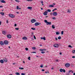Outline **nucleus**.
<instances>
[{
	"mask_svg": "<svg viewBox=\"0 0 75 75\" xmlns=\"http://www.w3.org/2000/svg\"><path fill=\"white\" fill-rule=\"evenodd\" d=\"M16 75H20V74L18 72L16 73Z\"/></svg>",
	"mask_w": 75,
	"mask_h": 75,
	"instance_id": "22",
	"label": "nucleus"
},
{
	"mask_svg": "<svg viewBox=\"0 0 75 75\" xmlns=\"http://www.w3.org/2000/svg\"><path fill=\"white\" fill-rule=\"evenodd\" d=\"M49 7H54V6L53 5H49Z\"/></svg>",
	"mask_w": 75,
	"mask_h": 75,
	"instance_id": "23",
	"label": "nucleus"
},
{
	"mask_svg": "<svg viewBox=\"0 0 75 75\" xmlns=\"http://www.w3.org/2000/svg\"><path fill=\"white\" fill-rule=\"evenodd\" d=\"M69 47H70V48H73V47L71 46V45H69Z\"/></svg>",
	"mask_w": 75,
	"mask_h": 75,
	"instance_id": "26",
	"label": "nucleus"
},
{
	"mask_svg": "<svg viewBox=\"0 0 75 75\" xmlns=\"http://www.w3.org/2000/svg\"><path fill=\"white\" fill-rule=\"evenodd\" d=\"M58 40H61V36H59L58 37Z\"/></svg>",
	"mask_w": 75,
	"mask_h": 75,
	"instance_id": "27",
	"label": "nucleus"
},
{
	"mask_svg": "<svg viewBox=\"0 0 75 75\" xmlns=\"http://www.w3.org/2000/svg\"><path fill=\"white\" fill-rule=\"evenodd\" d=\"M3 60L4 62H7V61H8L7 60V59H4Z\"/></svg>",
	"mask_w": 75,
	"mask_h": 75,
	"instance_id": "16",
	"label": "nucleus"
},
{
	"mask_svg": "<svg viewBox=\"0 0 75 75\" xmlns=\"http://www.w3.org/2000/svg\"><path fill=\"white\" fill-rule=\"evenodd\" d=\"M30 57H28V59L29 60H31V59H30Z\"/></svg>",
	"mask_w": 75,
	"mask_h": 75,
	"instance_id": "41",
	"label": "nucleus"
},
{
	"mask_svg": "<svg viewBox=\"0 0 75 75\" xmlns=\"http://www.w3.org/2000/svg\"><path fill=\"white\" fill-rule=\"evenodd\" d=\"M27 8L30 10H31L32 9V7L29 6L27 7Z\"/></svg>",
	"mask_w": 75,
	"mask_h": 75,
	"instance_id": "18",
	"label": "nucleus"
},
{
	"mask_svg": "<svg viewBox=\"0 0 75 75\" xmlns=\"http://www.w3.org/2000/svg\"><path fill=\"white\" fill-rule=\"evenodd\" d=\"M4 42H3V41H0V45H4Z\"/></svg>",
	"mask_w": 75,
	"mask_h": 75,
	"instance_id": "10",
	"label": "nucleus"
},
{
	"mask_svg": "<svg viewBox=\"0 0 75 75\" xmlns=\"http://www.w3.org/2000/svg\"><path fill=\"white\" fill-rule=\"evenodd\" d=\"M25 50H26V51H28V48H25Z\"/></svg>",
	"mask_w": 75,
	"mask_h": 75,
	"instance_id": "36",
	"label": "nucleus"
},
{
	"mask_svg": "<svg viewBox=\"0 0 75 75\" xmlns=\"http://www.w3.org/2000/svg\"><path fill=\"white\" fill-rule=\"evenodd\" d=\"M0 14L2 15V16H4V13L3 12H1Z\"/></svg>",
	"mask_w": 75,
	"mask_h": 75,
	"instance_id": "20",
	"label": "nucleus"
},
{
	"mask_svg": "<svg viewBox=\"0 0 75 75\" xmlns=\"http://www.w3.org/2000/svg\"><path fill=\"white\" fill-rule=\"evenodd\" d=\"M33 37L35 39V40H36V37H35V35H34L33 36Z\"/></svg>",
	"mask_w": 75,
	"mask_h": 75,
	"instance_id": "40",
	"label": "nucleus"
},
{
	"mask_svg": "<svg viewBox=\"0 0 75 75\" xmlns=\"http://www.w3.org/2000/svg\"><path fill=\"white\" fill-rule=\"evenodd\" d=\"M51 22H47V23H46L47 25H51Z\"/></svg>",
	"mask_w": 75,
	"mask_h": 75,
	"instance_id": "13",
	"label": "nucleus"
},
{
	"mask_svg": "<svg viewBox=\"0 0 75 75\" xmlns=\"http://www.w3.org/2000/svg\"><path fill=\"white\" fill-rule=\"evenodd\" d=\"M32 49L33 50H35V49H36V48L35 47H33L32 48Z\"/></svg>",
	"mask_w": 75,
	"mask_h": 75,
	"instance_id": "31",
	"label": "nucleus"
},
{
	"mask_svg": "<svg viewBox=\"0 0 75 75\" xmlns=\"http://www.w3.org/2000/svg\"><path fill=\"white\" fill-rule=\"evenodd\" d=\"M40 68H42L43 67V65H42V64H41L40 65Z\"/></svg>",
	"mask_w": 75,
	"mask_h": 75,
	"instance_id": "38",
	"label": "nucleus"
},
{
	"mask_svg": "<svg viewBox=\"0 0 75 75\" xmlns=\"http://www.w3.org/2000/svg\"><path fill=\"white\" fill-rule=\"evenodd\" d=\"M67 75H69V73L68 72H67L66 73Z\"/></svg>",
	"mask_w": 75,
	"mask_h": 75,
	"instance_id": "42",
	"label": "nucleus"
},
{
	"mask_svg": "<svg viewBox=\"0 0 75 75\" xmlns=\"http://www.w3.org/2000/svg\"><path fill=\"white\" fill-rule=\"evenodd\" d=\"M6 23H8V20H6Z\"/></svg>",
	"mask_w": 75,
	"mask_h": 75,
	"instance_id": "51",
	"label": "nucleus"
},
{
	"mask_svg": "<svg viewBox=\"0 0 75 75\" xmlns=\"http://www.w3.org/2000/svg\"><path fill=\"white\" fill-rule=\"evenodd\" d=\"M7 37L8 38H11V35L10 34H8L7 35Z\"/></svg>",
	"mask_w": 75,
	"mask_h": 75,
	"instance_id": "8",
	"label": "nucleus"
},
{
	"mask_svg": "<svg viewBox=\"0 0 75 75\" xmlns=\"http://www.w3.org/2000/svg\"><path fill=\"white\" fill-rule=\"evenodd\" d=\"M73 75H75V73L73 74Z\"/></svg>",
	"mask_w": 75,
	"mask_h": 75,
	"instance_id": "64",
	"label": "nucleus"
},
{
	"mask_svg": "<svg viewBox=\"0 0 75 75\" xmlns=\"http://www.w3.org/2000/svg\"><path fill=\"white\" fill-rule=\"evenodd\" d=\"M47 13H48V12H45H45L43 14L44 16H47Z\"/></svg>",
	"mask_w": 75,
	"mask_h": 75,
	"instance_id": "12",
	"label": "nucleus"
},
{
	"mask_svg": "<svg viewBox=\"0 0 75 75\" xmlns=\"http://www.w3.org/2000/svg\"><path fill=\"white\" fill-rule=\"evenodd\" d=\"M0 7H3L2 6H0Z\"/></svg>",
	"mask_w": 75,
	"mask_h": 75,
	"instance_id": "63",
	"label": "nucleus"
},
{
	"mask_svg": "<svg viewBox=\"0 0 75 75\" xmlns=\"http://www.w3.org/2000/svg\"><path fill=\"white\" fill-rule=\"evenodd\" d=\"M52 28L53 29H54L55 28V26H54V25H52Z\"/></svg>",
	"mask_w": 75,
	"mask_h": 75,
	"instance_id": "24",
	"label": "nucleus"
},
{
	"mask_svg": "<svg viewBox=\"0 0 75 75\" xmlns=\"http://www.w3.org/2000/svg\"><path fill=\"white\" fill-rule=\"evenodd\" d=\"M21 75H25V74L23 73H21Z\"/></svg>",
	"mask_w": 75,
	"mask_h": 75,
	"instance_id": "45",
	"label": "nucleus"
},
{
	"mask_svg": "<svg viewBox=\"0 0 75 75\" xmlns=\"http://www.w3.org/2000/svg\"><path fill=\"white\" fill-rule=\"evenodd\" d=\"M6 33V32H5V31H2V33L4 35H5Z\"/></svg>",
	"mask_w": 75,
	"mask_h": 75,
	"instance_id": "21",
	"label": "nucleus"
},
{
	"mask_svg": "<svg viewBox=\"0 0 75 75\" xmlns=\"http://www.w3.org/2000/svg\"><path fill=\"white\" fill-rule=\"evenodd\" d=\"M39 46H40V47H42V45H39Z\"/></svg>",
	"mask_w": 75,
	"mask_h": 75,
	"instance_id": "57",
	"label": "nucleus"
},
{
	"mask_svg": "<svg viewBox=\"0 0 75 75\" xmlns=\"http://www.w3.org/2000/svg\"><path fill=\"white\" fill-rule=\"evenodd\" d=\"M45 17H46V18H47V17H48V16H45Z\"/></svg>",
	"mask_w": 75,
	"mask_h": 75,
	"instance_id": "59",
	"label": "nucleus"
},
{
	"mask_svg": "<svg viewBox=\"0 0 75 75\" xmlns=\"http://www.w3.org/2000/svg\"><path fill=\"white\" fill-rule=\"evenodd\" d=\"M9 17H11V18H14L15 17L14 15L13 14H9Z\"/></svg>",
	"mask_w": 75,
	"mask_h": 75,
	"instance_id": "1",
	"label": "nucleus"
},
{
	"mask_svg": "<svg viewBox=\"0 0 75 75\" xmlns=\"http://www.w3.org/2000/svg\"><path fill=\"white\" fill-rule=\"evenodd\" d=\"M27 1H32L33 0H26Z\"/></svg>",
	"mask_w": 75,
	"mask_h": 75,
	"instance_id": "37",
	"label": "nucleus"
},
{
	"mask_svg": "<svg viewBox=\"0 0 75 75\" xmlns=\"http://www.w3.org/2000/svg\"><path fill=\"white\" fill-rule=\"evenodd\" d=\"M35 22H36V20L35 19H33L31 20V22L32 23H34Z\"/></svg>",
	"mask_w": 75,
	"mask_h": 75,
	"instance_id": "9",
	"label": "nucleus"
},
{
	"mask_svg": "<svg viewBox=\"0 0 75 75\" xmlns=\"http://www.w3.org/2000/svg\"><path fill=\"white\" fill-rule=\"evenodd\" d=\"M19 8V7H18V6H17V10H18V9L19 8Z\"/></svg>",
	"mask_w": 75,
	"mask_h": 75,
	"instance_id": "48",
	"label": "nucleus"
},
{
	"mask_svg": "<svg viewBox=\"0 0 75 75\" xmlns=\"http://www.w3.org/2000/svg\"><path fill=\"white\" fill-rule=\"evenodd\" d=\"M57 13L56 12H54L53 13V15L54 16H57Z\"/></svg>",
	"mask_w": 75,
	"mask_h": 75,
	"instance_id": "7",
	"label": "nucleus"
},
{
	"mask_svg": "<svg viewBox=\"0 0 75 75\" xmlns=\"http://www.w3.org/2000/svg\"><path fill=\"white\" fill-rule=\"evenodd\" d=\"M41 3L42 4H43V1H41Z\"/></svg>",
	"mask_w": 75,
	"mask_h": 75,
	"instance_id": "49",
	"label": "nucleus"
},
{
	"mask_svg": "<svg viewBox=\"0 0 75 75\" xmlns=\"http://www.w3.org/2000/svg\"><path fill=\"white\" fill-rule=\"evenodd\" d=\"M1 3H6V1H4L2 0L1 1Z\"/></svg>",
	"mask_w": 75,
	"mask_h": 75,
	"instance_id": "17",
	"label": "nucleus"
},
{
	"mask_svg": "<svg viewBox=\"0 0 75 75\" xmlns=\"http://www.w3.org/2000/svg\"><path fill=\"white\" fill-rule=\"evenodd\" d=\"M0 62L1 64H3L4 63V61L3 60H0Z\"/></svg>",
	"mask_w": 75,
	"mask_h": 75,
	"instance_id": "19",
	"label": "nucleus"
},
{
	"mask_svg": "<svg viewBox=\"0 0 75 75\" xmlns=\"http://www.w3.org/2000/svg\"><path fill=\"white\" fill-rule=\"evenodd\" d=\"M15 1H16V2H19V1H18V0H15Z\"/></svg>",
	"mask_w": 75,
	"mask_h": 75,
	"instance_id": "46",
	"label": "nucleus"
},
{
	"mask_svg": "<svg viewBox=\"0 0 75 75\" xmlns=\"http://www.w3.org/2000/svg\"><path fill=\"white\" fill-rule=\"evenodd\" d=\"M19 69H24V68H23V67H22V68H21V67H19Z\"/></svg>",
	"mask_w": 75,
	"mask_h": 75,
	"instance_id": "29",
	"label": "nucleus"
},
{
	"mask_svg": "<svg viewBox=\"0 0 75 75\" xmlns=\"http://www.w3.org/2000/svg\"><path fill=\"white\" fill-rule=\"evenodd\" d=\"M4 43L5 45H7V44H8V42L7 40H5L4 41Z\"/></svg>",
	"mask_w": 75,
	"mask_h": 75,
	"instance_id": "3",
	"label": "nucleus"
},
{
	"mask_svg": "<svg viewBox=\"0 0 75 75\" xmlns=\"http://www.w3.org/2000/svg\"><path fill=\"white\" fill-rule=\"evenodd\" d=\"M1 21H0V25H1Z\"/></svg>",
	"mask_w": 75,
	"mask_h": 75,
	"instance_id": "56",
	"label": "nucleus"
},
{
	"mask_svg": "<svg viewBox=\"0 0 75 75\" xmlns=\"http://www.w3.org/2000/svg\"><path fill=\"white\" fill-rule=\"evenodd\" d=\"M54 11H55V10H54V9H53V10H52V11H53V12Z\"/></svg>",
	"mask_w": 75,
	"mask_h": 75,
	"instance_id": "60",
	"label": "nucleus"
},
{
	"mask_svg": "<svg viewBox=\"0 0 75 75\" xmlns=\"http://www.w3.org/2000/svg\"><path fill=\"white\" fill-rule=\"evenodd\" d=\"M71 73H74V71H73L72 70H71Z\"/></svg>",
	"mask_w": 75,
	"mask_h": 75,
	"instance_id": "58",
	"label": "nucleus"
},
{
	"mask_svg": "<svg viewBox=\"0 0 75 75\" xmlns=\"http://www.w3.org/2000/svg\"><path fill=\"white\" fill-rule=\"evenodd\" d=\"M31 53H36V52H31Z\"/></svg>",
	"mask_w": 75,
	"mask_h": 75,
	"instance_id": "54",
	"label": "nucleus"
},
{
	"mask_svg": "<svg viewBox=\"0 0 75 75\" xmlns=\"http://www.w3.org/2000/svg\"><path fill=\"white\" fill-rule=\"evenodd\" d=\"M15 30H19V28H15Z\"/></svg>",
	"mask_w": 75,
	"mask_h": 75,
	"instance_id": "39",
	"label": "nucleus"
},
{
	"mask_svg": "<svg viewBox=\"0 0 75 75\" xmlns=\"http://www.w3.org/2000/svg\"><path fill=\"white\" fill-rule=\"evenodd\" d=\"M72 58H75V56H72Z\"/></svg>",
	"mask_w": 75,
	"mask_h": 75,
	"instance_id": "55",
	"label": "nucleus"
},
{
	"mask_svg": "<svg viewBox=\"0 0 75 75\" xmlns=\"http://www.w3.org/2000/svg\"><path fill=\"white\" fill-rule=\"evenodd\" d=\"M31 29H32V30H36L35 28H31Z\"/></svg>",
	"mask_w": 75,
	"mask_h": 75,
	"instance_id": "28",
	"label": "nucleus"
},
{
	"mask_svg": "<svg viewBox=\"0 0 75 75\" xmlns=\"http://www.w3.org/2000/svg\"><path fill=\"white\" fill-rule=\"evenodd\" d=\"M42 71L44 72V71H45V70H44V69H42Z\"/></svg>",
	"mask_w": 75,
	"mask_h": 75,
	"instance_id": "52",
	"label": "nucleus"
},
{
	"mask_svg": "<svg viewBox=\"0 0 75 75\" xmlns=\"http://www.w3.org/2000/svg\"><path fill=\"white\" fill-rule=\"evenodd\" d=\"M53 5H54H54H55V3H53Z\"/></svg>",
	"mask_w": 75,
	"mask_h": 75,
	"instance_id": "61",
	"label": "nucleus"
},
{
	"mask_svg": "<svg viewBox=\"0 0 75 75\" xmlns=\"http://www.w3.org/2000/svg\"><path fill=\"white\" fill-rule=\"evenodd\" d=\"M41 24V23L36 22L35 23V26H37L38 25H40Z\"/></svg>",
	"mask_w": 75,
	"mask_h": 75,
	"instance_id": "6",
	"label": "nucleus"
},
{
	"mask_svg": "<svg viewBox=\"0 0 75 75\" xmlns=\"http://www.w3.org/2000/svg\"><path fill=\"white\" fill-rule=\"evenodd\" d=\"M41 40L43 39V40H44V41H45V40H46V39H45V37H43V38L41 37Z\"/></svg>",
	"mask_w": 75,
	"mask_h": 75,
	"instance_id": "15",
	"label": "nucleus"
},
{
	"mask_svg": "<svg viewBox=\"0 0 75 75\" xmlns=\"http://www.w3.org/2000/svg\"><path fill=\"white\" fill-rule=\"evenodd\" d=\"M67 12L68 13H71V11L69 10V9L67 11Z\"/></svg>",
	"mask_w": 75,
	"mask_h": 75,
	"instance_id": "34",
	"label": "nucleus"
},
{
	"mask_svg": "<svg viewBox=\"0 0 75 75\" xmlns=\"http://www.w3.org/2000/svg\"><path fill=\"white\" fill-rule=\"evenodd\" d=\"M71 71H69L68 72V73H69V74H70V72H71Z\"/></svg>",
	"mask_w": 75,
	"mask_h": 75,
	"instance_id": "50",
	"label": "nucleus"
},
{
	"mask_svg": "<svg viewBox=\"0 0 75 75\" xmlns=\"http://www.w3.org/2000/svg\"><path fill=\"white\" fill-rule=\"evenodd\" d=\"M45 23H48V21H47V20H45L44 21Z\"/></svg>",
	"mask_w": 75,
	"mask_h": 75,
	"instance_id": "30",
	"label": "nucleus"
},
{
	"mask_svg": "<svg viewBox=\"0 0 75 75\" xmlns=\"http://www.w3.org/2000/svg\"><path fill=\"white\" fill-rule=\"evenodd\" d=\"M41 53H42V54H44V53H45V52L42 51L41 52Z\"/></svg>",
	"mask_w": 75,
	"mask_h": 75,
	"instance_id": "43",
	"label": "nucleus"
},
{
	"mask_svg": "<svg viewBox=\"0 0 75 75\" xmlns=\"http://www.w3.org/2000/svg\"><path fill=\"white\" fill-rule=\"evenodd\" d=\"M14 26H15V27H16V26H17V24H15Z\"/></svg>",
	"mask_w": 75,
	"mask_h": 75,
	"instance_id": "53",
	"label": "nucleus"
},
{
	"mask_svg": "<svg viewBox=\"0 0 75 75\" xmlns=\"http://www.w3.org/2000/svg\"><path fill=\"white\" fill-rule=\"evenodd\" d=\"M50 15H51V16H52V14H53V13H52L51 12L50 13Z\"/></svg>",
	"mask_w": 75,
	"mask_h": 75,
	"instance_id": "44",
	"label": "nucleus"
},
{
	"mask_svg": "<svg viewBox=\"0 0 75 75\" xmlns=\"http://www.w3.org/2000/svg\"><path fill=\"white\" fill-rule=\"evenodd\" d=\"M60 71L61 72H65V70L64 69H59Z\"/></svg>",
	"mask_w": 75,
	"mask_h": 75,
	"instance_id": "2",
	"label": "nucleus"
},
{
	"mask_svg": "<svg viewBox=\"0 0 75 75\" xmlns=\"http://www.w3.org/2000/svg\"><path fill=\"white\" fill-rule=\"evenodd\" d=\"M51 69H54V68H53V67H52V68Z\"/></svg>",
	"mask_w": 75,
	"mask_h": 75,
	"instance_id": "62",
	"label": "nucleus"
},
{
	"mask_svg": "<svg viewBox=\"0 0 75 75\" xmlns=\"http://www.w3.org/2000/svg\"><path fill=\"white\" fill-rule=\"evenodd\" d=\"M54 47H55V48H58L59 45L58 44H56L54 45Z\"/></svg>",
	"mask_w": 75,
	"mask_h": 75,
	"instance_id": "5",
	"label": "nucleus"
},
{
	"mask_svg": "<svg viewBox=\"0 0 75 75\" xmlns=\"http://www.w3.org/2000/svg\"><path fill=\"white\" fill-rule=\"evenodd\" d=\"M70 66V64L69 63H66L65 64V67H69Z\"/></svg>",
	"mask_w": 75,
	"mask_h": 75,
	"instance_id": "4",
	"label": "nucleus"
},
{
	"mask_svg": "<svg viewBox=\"0 0 75 75\" xmlns=\"http://www.w3.org/2000/svg\"><path fill=\"white\" fill-rule=\"evenodd\" d=\"M72 53H75V50H72Z\"/></svg>",
	"mask_w": 75,
	"mask_h": 75,
	"instance_id": "33",
	"label": "nucleus"
},
{
	"mask_svg": "<svg viewBox=\"0 0 75 75\" xmlns=\"http://www.w3.org/2000/svg\"><path fill=\"white\" fill-rule=\"evenodd\" d=\"M56 34H57V35H58L59 34V33L58 32H56Z\"/></svg>",
	"mask_w": 75,
	"mask_h": 75,
	"instance_id": "25",
	"label": "nucleus"
},
{
	"mask_svg": "<svg viewBox=\"0 0 75 75\" xmlns=\"http://www.w3.org/2000/svg\"><path fill=\"white\" fill-rule=\"evenodd\" d=\"M52 19H53L54 20H55V19H56V18H55L53 17L52 18Z\"/></svg>",
	"mask_w": 75,
	"mask_h": 75,
	"instance_id": "47",
	"label": "nucleus"
},
{
	"mask_svg": "<svg viewBox=\"0 0 75 75\" xmlns=\"http://www.w3.org/2000/svg\"><path fill=\"white\" fill-rule=\"evenodd\" d=\"M47 50V49H40V50L41 51H46Z\"/></svg>",
	"mask_w": 75,
	"mask_h": 75,
	"instance_id": "14",
	"label": "nucleus"
},
{
	"mask_svg": "<svg viewBox=\"0 0 75 75\" xmlns=\"http://www.w3.org/2000/svg\"><path fill=\"white\" fill-rule=\"evenodd\" d=\"M22 39L23 40H27V38L25 36H24L22 38Z\"/></svg>",
	"mask_w": 75,
	"mask_h": 75,
	"instance_id": "11",
	"label": "nucleus"
},
{
	"mask_svg": "<svg viewBox=\"0 0 75 75\" xmlns=\"http://www.w3.org/2000/svg\"><path fill=\"white\" fill-rule=\"evenodd\" d=\"M62 35H63L64 34V31H62L61 32Z\"/></svg>",
	"mask_w": 75,
	"mask_h": 75,
	"instance_id": "35",
	"label": "nucleus"
},
{
	"mask_svg": "<svg viewBox=\"0 0 75 75\" xmlns=\"http://www.w3.org/2000/svg\"><path fill=\"white\" fill-rule=\"evenodd\" d=\"M47 11H48V12H51V10L48 9L47 10Z\"/></svg>",
	"mask_w": 75,
	"mask_h": 75,
	"instance_id": "32",
	"label": "nucleus"
}]
</instances>
